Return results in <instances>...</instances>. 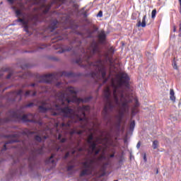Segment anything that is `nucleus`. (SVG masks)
<instances>
[{
	"label": "nucleus",
	"instance_id": "5fc2aeb1",
	"mask_svg": "<svg viewBox=\"0 0 181 181\" xmlns=\"http://www.w3.org/2000/svg\"><path fill=\"white\" fill-rule=\"evenodd\" d=\"M35 86H36V83H32V84L30 85L31 87H35Z\"/></svg>",
	"mask_w": 181,
	"mask_h": 181
},
{
	"label": "nucleus",
	"instance_id": "a19ab883",
	"mask_svg": "<svg viewBox=\"0 0 181 181\" xmlns=\"http://www.w3.org/2000/svg\"><path fill=\"white\" fill-rule=\"evenodd\" d=\"M98 16H99L100 18H103V11H100L98 13Z\"/></svg>",
	"mask_w": 181,
	"mask_h": 181
},
{
	"label": "nucleus",
	"instance_id": "0eeeda50",
	"mask_svg": "<svg viewBox=\"0 0 181 181\" xmlns=\"http://www.w3.org/2000/svg\"><path fill=\"white\" fill-rule=\"evenodd\" d=\"M107 142H108V137H105V138L98 137L95 141H92L91 143H88V144L90 145L89 148L90 149L92 150L91 153H93V152H94V151L97 149V143L100 144L102 145H105Z\"/></svg>",
	"mask_w": 181,
	"mask_h": 181
},
{
	"label": "nucleus",
	"instance_id": "2eb2a0df",
	"mask_svg": "<svg viewBox=\"0 0 181 181\" xmlns=\"http://www.w3.org/2000/svg\"><path fill=\"white\" fill-rule=\"evenodd\" d=\"M83 132V130H77L76 129H74L69 132V135L72 136L74 135V134H77V135H81Z\"/></svg>",
	"mask_w": 181,
	"mask_h": 181
},
{
	"label": "nucleus",
	"instance_id": "4be33fe9",
	"mask_svg": "<svg viewBox=\"0 0 181 181\" xmlns=\"http://www.w3.org/2000/svg\"><path fill=\"white\" fill-rule=\"evenodd\" d=\"M93 139H94V136L93 135V134H89L87 139V143L91 144L93 142Z\"/></svg>",
	"mask_w": 181,
	"mask_h": 181
},
{
	"label": "nucleus",
	"instance_id": "4468645a",
	"mask_svg": "<svg viewBox=\"0 0 181 181\" xmlns=\"http://www.w3.org/2000/svg\"><path fill=\"white\" fill-rule=\"evenodd\" d=\"M57 23H59V21L57 20H54L53 22L51 23L49 25V29H51V32H53L54 29L57 28Z\"/></svg>",
	"mask_w": 181,
	"mask_h": 181
},
{
	"label": "nucleus",
	"instance_id": "f704fd0d",
	"mask_svg": "<svg viewBox=\"0 0 181 181\" xmlns=\"http://www.w3.org/2000/svg\"><path fill=\"white\" fill-rule=\"evenodd\" d=\"M73 169H74V165H69L67 167V170L68 171L73 170Z\"/></svg>",
	"mask_w": 181,
	"mask_h": 181
},
{
	"label": "nucleus",
	"instance_id": "a18cd8bd",
	"mask_svg": "<svg viewBox=\"0 0 181 181\" xmlns=\"http://www.w3.org/2000/svg\"><path fill=\"white\" fill-rule=\"evenodd\" d=\"M144 162H147V159H146V153H144Z\"/></svg>",
	"mask_w": 181,
	"mask_h": 181
},
{
	"label": "nucleus",
	"instance_id": "c756f323",
	"mask_svg": "<svg viewBox=\"0 0 181 181\" xmlns=\"http://www.w3.org/2000/svg\"><path fill=\"white\" fill-rule=\"evenodd\" d=\"M173 67L175 70L178 69L177 64L176 63V61L175 60V58H174L173 62Z\"/></svg>",
	"mask_w": 181,
	"mask_h": 181
},
{
	"label": "nucleus",
	"instance_id": "6e6552de",
	"mask_svg": "<svg viewBox=\"0 0 181 181\" xmlns=\"http://www.w3.org/2000/svg\"><path fill=\"white\" fill-rule=\"evenodd\" d=\"M53 78H54V76L52 74L47 75L37 76V81L38 83H47L48 84H50V83L53 81Z\"/></svg>",
	"mask_w": 181,
	"mask_h": 181
},
{
	"label": "nucleus",
	"instance_id": "69168bd1",
	"mask_svg": "<svg viewBox=\"0 0 181 181\" xmlns=\"http://www.w3.org/2000/svg\"><path fill=\"white\" fill-rule=\"evenodd\" d=\"M14 101H16V99H14Z\"/></svg>",
	"mask_w": 181,
	"mask_h": 181
},
{
	"label": "nucleus",
	"instance_id": "39448f33",
	"mask_svg": "<svg viewBox=\"0 0 181 181\" xmlns=\"http://www.w3.org/2000/svg\"><path fill=\"white\" fill-rule=\"evenodd\" d=\"M95 165H97V158L95 157L86 158L85 161L82 163L84 169L81 171L79 177L93 175V171L94 170V168H95Z\"/></svg>",
	"mask_w": 181,
	"mask_h": 181
},
{
	"label": "nucleus",
	"instance_id": "37998d69",
	"mask_svg": "<svg viewBox=\"0 0 181 181\" xmlns=\"http://www.w3.org/2000/svg\"><path fill=\"white\" fill-rule=\"evenodd\" d=\"M137 149H139L141 148V141H139L136 144Z\"/></svg>",
	"mask_w": 181,
	"mask_h": 181
},
{
	"label": "nucleus",
	"instance_id": "7ed1b4c3",
	"mask_svg": "<svg viewBox=\"0 0 181 181\" xmlns=\"http://www.w3.org/2000/svg\"><path fill=\"white\" fill-rule=\"evenodd\" d=\"M82 54L79 57V59L75 60V63L76 64H79L81 67H84L85 69H90V67H93L95 71L92 72L90 74V76L92 78L95 80H99L100 76L103 80V83H105L106 81H108L107 78V71H105V67L103 64V59H98L96 62H91L93 56L94 54H100V47L98 44L95 42H93L90 44V46L86 50L83 48L81 49Z\"/></svg>",
	"mask_w": 181,
	"mask_h": 181
},
{
	"label": "nucleus",
	"instance_id": "f8f14e48",
	"mask_svg": "<svg viewBox=\"0 0 181 181\" xmlns=\"http://www.w3.org/2000/svg\"><path fill=\"white\" fill-rule=\"evenodd\" d=\"M140 26H141V28H146V15L144 16L143 18H142V23L141 22V21H139L137 23V27L140 28Z\"/></svg>",
	"mask_w": 181,
	"mask_h": 181
},
{
	"label": "nucleus",
	"instance_id": "7c9ffc66",
	"mask_svg": "<svg viewBox=\"0 0 181 181\" xmlns=\"http://www.w3.org/2000/svg\"><path fill=\"white\" fill-rule=\"evenodd\" d=\"M35 105V103H30L24 106V108H30L31 107H33Z\"/></svg>",
	"mask_w": 181,
	"mask_h": 181
},
{
	"label": "nucleus",
	"instance_id": "9d476101",
	"mask_svg": "<svg viewBox=\"0 0 181 181\" xmlns=\"http://www.w3.org/2000/svg\"><path fill=\"white\" fill-rule=\"evenodd\" d=\"M115 50L114 49L113 47H111L108 51L107 53L105 54V57L109 60V62H112V56H114Z\"/></svg>",
	"mask_w": 181,
	"mask_h": 181
},
{
	"label": "nucleus",
	"instance_id": "680f3d73",
	"mask_svg": "<svg viewBox=\"0 0 181 181\" xmlns=\"http://www.w3.org/2000/svg\"><path fill=\"white\" fill-rule=\"evenodd\" d=\"M156 173H157V174H158V173H159V171H158V170H157V171H156Z\"/></svg>",
	"mask_w": 181,
	"mask_h": 181
},
{
	"label": "nucleus",
	"instance_id": "09e8293b",
	"mask_svg": "<svg viewBox=\"0 0 181 181\" xmlns=\"http://www.w3.org/2000/svg\"><path fill=\"white\" fill-rule=\"evenodd\" d=\"M115 156V153H112L110 155V158H114Z\"/></svg>",
	"mask_w": 181,
	"mask_h": 181
},
{
	"label": "nucleus",
	"instance_id": "6ab92c4d",
	"mask_svg": "<svg viewBox=\"0 0 181 181\" xmlns=\"http://www.w3.org/2000/svg\"><path fill=\"white\" fill-rule=\"evenodd\" d=\"M34 138L37 141V142H40L42 139H47V136H42V138H41L40 136L36 135Z\"/></svg>",
	"mask_w": 181,
	"mask_h": 181
},
{
	"label": "nucleus",
	"instance_id": "ddd939ff",
	"mask_svg": "<svg viewBox=\"0 0 181 181\" xmlns=\"http://www.w3.org/2000/svg\"><path fill=\"white\" fill-rule=\"evenodd\" d=\"M15 142H18V141H16L13 139H12L10 141L6 142L5 144L4 145V148L1 151H6V149H8V148H7L8 145H12V144H13Z\"/></svg>",
	"mask_w": 181,
	"mask_h": 181
},
{
	"label": "nucleus",
	"instance_id": "aec40b11",
	"mask_svg": "<svg viewBox=\"0 0 181 181\" xmlns=\"http://www.w3.org/2000/svg\"><path fill=\"white\" fill-rule=\"evenodd\" d=\"M23 134L24 135H27L28 136H29V135H32L33 134H35L33 132L28 129H25L23 132Z\"/></svg>",
	"mask_w": 181,
	"mask_h": 181
},
{
	"label": "nucleus",
	"instance_id": "13d9d810",
	"mask_svg": "<svg viewBox=\"0 0 181 181\" xmlns=\"http://www.w3.org/2000/svg\"><path fill=\"white\" fill-rule=\"evenodd\" d=\"M84 16H87V13H84Z\"/></svg>",
	"mask_w": 181,
	"mask_h": 181
},
{
	"label": "nucleus",
	"instance_id": "864d4df0",
	"mask_svg": "<svg viewBox=\"0 0 181 181\" xmlns=\"http://www.w3.org/2000/svg\"><path fill=\"white\" fill-rule=\"evenodd\" d=\"M52 115H54V116L58 115V113L54 112L52 113Z\"/></svg>",
	"mask_w": 181,
	"mask_h": 181
},
{
	"label": "nucleus",
	"instance_id": "cd10ccee",
	"mask_svg": "<svg viewBox=\"0 0 181 181\" xmlns=\"http://www.w3.org/2000/svg\"><path fill=\"white\" fill-rule=\"evenodd\" d=\"M62 76H64L65 77H71L73 76V74L71 72H62Z\"/></svg>",
	"mask_w": 181,
	"mask_h": 181
},
{
	"label": "nucleus",
	"instance_id": "473e14b6",
	"mask_svg": "<svg viewBox=\"0 0 181 181\" xmlns=\"http://www.w3.org/2000/svg\"><path fill=\"white\" fill-rule=\"evenodd\" d=\"M71 50V47H68L67 49H62V52H59V53H64V52H70Z\"/></svg>",
	"mask_w": 181,
	"mask_h": 181
},
{
	"label": "nucleus",
	"instance_id": "338daca9",
	"mask_svg": "<svg viewBox=\"0 0 181 181\" xmlns=\"http://www.w3.org/2000/svg\"><path fill=\"white\" fill-rule=\"evenodd\" d=\"M102 176H104V174H102Z\"/></svg>",
	"mask_w": 181,
	"mask_h": 181
},
{
	"label": "nucleus",
	"instance_id": "dca6fc26",
	"mask_svg": "<svg viewBox=\"0 0 181 181\" xmlns=\"http://www.w3.org/2000/svg\"><path fill=\"white\" fill-rule=\"evenodd\" d=\"M14 94L17 95V97H19L18 101H21V100H22V95L23 94V90L22 89L16 90L14 91Z\"/></svg>",
	"mask_w": 181,
	"mask_h": 181
},
{
	"label": "nucleus",
	"instance_id": "052dcab7",
	"mask_svg": "<svg viewBox=\"0 0 181 181\" xmlns=\"http://www.w3.org/2000/svg\"><path fill=\"white\" fill-rule=\"evenodd\" d=\"M59 149H60V147H59V148H57V151H59Z\"/></svg>",
	"mask_w": 181,
	"mask_h": 181
},
{
	"label": "nucleus",
	"instance_id": "f3484780",
	"mask_svg": "<svg viewBox=\"0 0 181 181\" xmlns=\"http://www.w3.org/2000/svg\"><path fill=\"white\" fill-rule=\"evenodd\" d=\"M170 100L175 103L176 101V96H175V90L173 89L170 90Z\"/></svg>",
	"mask_w": 181,
	"mask_h": 181
},
{
	"label": "nucleus",
	"instance_id": "e2e57ef3",
	"mask_svg": "<svg viewBox=\"0 0 181 181\" xmlns=\"http://www.w3.org/2000/svg\"><path fill=\"white\" fill-rule=\"evenodd\" d=\"M35 4H39V1H37Z\"/></svg>",
	"mask_w": 181,
	"mask_h": 181
},
{
	"label": "nucleus",
	"instance_id": "4d7b16f0",
	"mask_svg": "<svg viewBox=\"0 0 181 181\" xmlns=\"http://www.w3.org/2000/svg\"><path fill=\"white\" fill-rule=\"evenodd\" d=\"M8 70H9V68H6L4 71H8Z\"/></svg>",
	"mask_w": 181,
	"mask_h": 181
},
{
	"label": "nucleus",
	"instance_id": "5701e85b",
	"mask_svg": "<svg viewBox=\"0 0 181 181\" xmlns=\"http://www.w3.org/2000/svg\"><path fill=\"white\" fill-rule=\"evenodd\" d=\"M53 158H54V154H52L51 156L47 160V163H54V160H53Z\"/></svg>",
	"mask_w": 181,
	"mask_h": 181
},
{
	"label": "nucleus",
	"instance_id": "603ef678",
	"mask_svg": "<svg viewBox=\"0 0 181 181\" xmlns=\"http://www.w3.org/2000/svg\"><path fill=\"white\" fill-rule=\"evenodd\" d=\"M180 2V13H181V0H178Z\"/></svg>",
	"mask_w": 181,
	"mask_h": 181
},
{
	"label": "nucleus",
	"instance_id": "2f4dec72",
	"mask_svg": "<svg viewBox=\"0 0 181 181\" xmlns=\"http://www.w3.org/2000/svg\"><path fill=\"white\" fill-rule=\"evenodd\" d=\"M62 128H64V127L69 128L70 127V122L68 123H62Z\"/></svg>",
	"mask_w": 181,
	"mask_h": 181
},
{
	"label": "nucleus",
	"instance_id": "774afa93",
	"mask_svg": "<svg viewBox=\"0 0 181 181\" xmlns=\"http://www.w3.org/2000/svg\"><path fill=\"white\" fill-rule=\"evenodd\" d=\"M1 76H2L1 74H0V77H1Z\"/></svg>",
	"mask_w": 181,
	"mask_h": 181
},
{
	"label": "nucleus",
	"instance_id": "c03bdc74",
	"mask_svg": "<svg viewBox=\"0 0 181 181\" xmlns=\"http://www.w3.org/2000/svg\"><path fill=\"white\" fill-rule=\"evenodd\" d=\"M78 152H83V151H84V148H83V147L78 148Z\"/></svg>",
	"mask_w": 181,
	"mask_h": 181
},
{
	"label": "nucleus",
	"instance_id": "c9c22d12",
	"mask_svg": "<svg viewBox=\"0 0 181 181\" xmlns=\"http://www.w3.org/2000/svg\"><path fill=\"white\" fill-rule=\"evenodd\" d=\"M15 1L16 0H7V1L8 2V4H10V5H13V4L15 3Z\"/></svg>",
	"mask_w": 181,
	"mask_h": 181
},
{
	"label": "nucleus",
	"instance_id": "9b49d317",
	"mask_svg": "<svg viewBox=\"0 0 181 181\" xmlns=\"http://www.w3.org/2000/svg\"><path fill=\"white\" fill-rule=\"evenodd\" d=\"M33 155H43L45 153V145L43 144L38 148H34L32 151Z\"/></svg>",
	"mask_w": 181,
	"mask_h": 181
},
{
	"label": "nucleus",
	"instance_id": "1a4fd4ad",
	"mask_svg": "<svg viewBox=\"0 0 181 181\" xmlns=\"http://www.w3.org/2000/svg\"><path fill=\"white\" fill-rule=\"evenodd\" d=\"M98 39L99 40V43H105V40L107 39V34H105V31L103 30L98 32Z\"/></svg>",
	"mask_w": 181,
	"mask_h": 181
},
{
	"label": "nucleus",
	"instance_id": "8fccbe9b",
	"mask_svg": "<svg viewBox=\"0 0 181 181\" xmlns=\"http://www.w3.org/2000/svg\"><path fill=\"white\" fill-rule=\"evenodd\" d=\"M91 100V98H88L86 99L85 102L87 103L88 101H90Z\"/></svg>",
	"mask_w": 181,
	"mask_h": 181
},
{
	"label": "nucleus",
	"instance_id": "c85d7f7f",
	"mask_svg": "<svg viewBox=\"0 0 181 181\" xmlns=\"http://www.w3.org/2000/svg\"><path fill=\"white\" fill-rule=\"evenodd\" d=\"M151 18L153 19H155V18H156V9L154 8L152 12H151Z\"/></svg>",
	"mask_w": 181,
	"mask_h": 181
},
{
	"label": "nucleus",
	"instance_id": "0e129e2a",
	"mask_svg": "<svg viewBox=\"0 0 181 181\" xmlns=\"http://www.w3.org/2000/svg\"><path fill=\"white\" fill-rule=\"evenodd\" d=\"M114 181H118V180H114Z\"/></svg>",
	"mask_w": 181,
	"mask_h": 181
},
{
	"label": "nucleus",
	"instance_id": "4c0bfd02",
	"mask_svg": "<svg viewBox=\"0 0 181 181\" xmlns=\"http://www.w3.org/2000/svg\"><path fill=\"white\" fill-rule=\"evenodd\" d=\"M69 156H70V153L69 152L66 153L65 156H64V159H67Z\"/></svg>",
	"mask_w": 181,
	"mask_h": 181
},
{
	"label": "nucleus",
	"instance_id": "a878e982",
	"mask_svg": "<svg viewBox=\"0 0 181 181\" xmlns=\"http://www.w3.org/2000/svg\"><path fill=\"white\" fill-rule=\"evenodd\" d=\"M54 40H56V42H59V40H63V37L62 36H57L55 38H52V43H54Z\"/></svg>",
	"mask_w": 181,
	"mask_h": 181
},
{
	"label": "nucleus",
	"instance_id": "ea45409f",
	"mask_svg": "<svg viewBox=\"0 0 181 181\" xmlns=\"http://www.w3.org/2000/svg\"><path fill=\"white\" fill-rule=\"evenodd\" d=\"M134 107H136V108H138V107H139V102H138V100L136 99V103Z\"/></svg>",
	"mask_w": 181,
	"mask_h": 181
},
{
	"label": "nucleus",
	"instance_id": "e433bc0d",
	"mask_svg": "<svg viewBox=\"0 0 181 181\" xmlns=\"http://www.w3.org/2000/svg\"><path fill=\"white\" fill-rule=\"evenodd\" d=\"M69 91L71 94H76V90H74V89H69Z\"/></svg>",
	"mask_w": 181,
	"mask_h": 181
},
{
	"label": "nucleus",
	"instance_id": "f257e3e1",
	"mask_svg": "<svg viewBox=\"0 0 181 181\" xmlns=\"http://www.w3.org/2000/svg\"><path fill=\"white\" fill-rule=\"evenodd\" d=\"M117 85L115 83H112V87L113 88V99H111V90L110 87H107L103 92V96L105 98V106L102 114L104 118H107L110 115V112L119 105L120 101H124L122 104V112H119V115L117 118L119 119V124H121L122 121V117H124V113L127 110H128V102L124 98V90L122 87L126 88H129V76L125 73H120L116 76Z\"/></svg>",
	"mask_w": 181,
	"mask_h": 181
},
{
	"label": "nucleus",
	"instance_id": "58836bf2",
	"mask_svg": "<svg viewBox=\"0 0 181 181\" xmlns=\"http://www.w3.org/2000/svg\"><path fill=\"white\" fill-rule=\"evenodd\" d=\"M100 149H95V151H93L95 155H98V153H100Z\"/></svg>",
	"mask_w": 181,
	"mask_h": 181
},
{
	"label": "nucleus",
	"instance_id": "a211bd4d",
	"mask_svg": "<svg viewBox=\"0 0 181 181\" xmlns=\"http://www.w3.org/2000/svg\"><path fill=\"white\" fill-rule=\"evenodd\" d=\"M31 93H32V90H27L24 94L25 97H29V95H31V97H35V95L37 94V92L36 90H34L33 93L30 94Z\"/></svg>",
	"mask_w": 181,
	"mask_h": 181
},
{
	"label": "nucleus",
	"instance_id": "b1692460",
	"mask_svg": "<svg viewBox=\"0 0 181 181\" xmlns=\"http://www.w3.org/2000/svg\"><path fill=\"white\" fill-rule=\"evenodd\" d=\"M137 112H138V107H134L132 109V117H134V115H136Z\"/></svg>",
	"mask_w": 181,
	"mask_h": 181
},
{
	"label": "nucleus",
	"instance_id": "f03ea898",
	"mask_svg": "<svg viewBox=\"0 0 181 181\" xmlns=\"http://www.w3.org/2000/svg\"><path fill=\"white\" fill-rule=\"evenodd\" d=\"M76 100H71L69 98H66L64 93H58L54 104V110L62 112L65 117L69 118H75V120L72 119V122H81V128H87L88 127V119L86 117V114L90 112V106L83 105L78 106L74 110L69 107L70 103H83L84 100L81 98H75Z\"/></svg>",
	"mask_w": 181,
	"mask_h": 181
},
{
	"label": "nucleus",
	"instance_id": "72a5a7b5",
	"mask_svg": "<svg viewBox=\"0 0 181 181\" xmlns=\"http://www.w3.org/2000/svg\"><path fill=\"white\" fill-rule=\"evenodd\" d=\"M13 76V72L11 71L6 76V78L9 79Z\"/></svg>",
	"mask_w": 181,
	"mask_h": 181
},
{
	"label": "nucleus",
	"instance_id": "79ce46f5",
	"mask_svg": "<svg viewBox=\"0 0 181 181\" xmlns=\"http://www.w3.org/2000/svg\"><path fill=\"white\" fill-rule=\"evenodd\" d=\"M14 135L3 136L4 138H13Z\"/></svg>",
	"mask_w": 181,
	"mask_h": 181
},
{
	"label": "nucleus",
	"instance_id": "3c124183",
	"mask_svg": "<svg viewBox=\"0 0 181 181\" xmlns=\"http://www.w3.org/2000/svg\"><path fill=\"white\" fill-rule=\"evenodd\" d=\"M74 153H76V150L73 149V150L71 151V154H72V155H74Z\"/></svg>",
	"mask_w": 181,
	"mask_h": 181
},
{
	"label": "nucleus",
	"instance_id": "49530a36",
	"mask_svg": "<svg viewBox=\"0 0 181 181\" xmlns=\"http://www.w3.org/2000/svg\"><path fill=\"white\" fill-rule=\"evenodd\" d=\"M105 157L104 156H100L99 158H98V160H101V159H105Z\"/></svg>",
	"mask_w": 181,
	"mask_h": 181
},
{
	"label": "nucleus",
	"instance_id": "20e7f679",
	"mask_svg": "<svg viewBox=\"0 0 181 181\" xmlns=\"http://www.w3.org/2000/svg\"><path fill=\"white\" fill-rule=\"evenodd\" d=\"M50 8H52V5L50 4H42L40 8H35V12L42 11V13L30 16L28 20L25 19V13H23L21 10H16V15L17 18H18L17 19V22L22 23V25H24L25 32L29 33V22H32L33 25H37V22H43V21H45L44 18L47 14V12L50 11Z\"/></svg>",
	"mask_w": 181,
	"mask_h": 181
},
{
	"label": "nucleus",
	"instance_id": "393cba45",
	"mask_svg": "<svg viewBox=\"0 0 181 181\" xmlns=\"http://www.w3.org/2000/svg\"><path fill=\"white\" fill-rule=\"evenodd\" d=\"M159 147V141L158 140H155L153 141V149H157V148Z\"/></svg>",
	"mask_w": 181,
	"mask_h": 181
},
{
	"label": "nucleus",
	"instance_id": "bb28decb",
	"mask_svg": "<svg viewBox=\"0 0 181 181\" xmlns=\"http://www.w3.org/2000/svg\"><path fill=\"white\" fill-rule=\"evenodd\" d=\"M58 140L60 141V142L62 144H64V142H66V141H67V139H66V138H62V135L59 134L58 135Z\"/></svg>",
	"mask_w": 181,
	"mask_h": 181
},
{
	"label": "nucleus",
	"instance_id": "bf43d9fd",
	"mask_svg": "<svg viewBox=\"0 0 181 181\" xmlns=\"http://www.w3.org/2000/svg\"><path fill=\"white\" fill-rule=\"evenodd\" d=\"M45 91H47V88H45Z\"/></svg>",
	"mask_w": 181,
	"mask_h": 181
},
{
	"label": "nucleus",
	"instance_id": "423d86ee",
	"mask_svg": "<svg viewBox=\"0 0 181 181\" xmlns=\"http://www.w3.org/2000/svg\"><path fill=\"white\" fill-rule=\"evenodd\" d=\"M54 104H56V100L52 102L50 100H44L41 102V105L38 106V110L40 112H47L50 110H54Z\"/></svg>",
	"mask_w": 181,
	"mask_h": 181
},
{
	"label": "nucleus",
	"instance_id": "de8ad7c7",
	"mask_svg": "<svg viewBox=\"0 0 181 181\" xmlns=\"http://www.w3.org/2000/svg\"><path fill=\"white\" fill-rule=\"evenodd\" d=\"M61 84H62V83L58 82V83H56V86H57V87H60V85H61Z\"/></svg>",
	"mask_w": 181,
	"mask_h": 181
},
{
	"label": "nucleus",
	"instance_id": "6e6d98bb",
	"mask_svg": "<svg viewBox=\"0 0 181 181\" xmlns=\"http://www.w3.org/2000/svg\"><path fill=\"white\" fill-rule=\"evenodd\" d=\"M60 47H62V45H59L58 47H56L55 49H60Z\"/></svg>",
	"mask_w": 181,
	"mask_h": 181
},
{
	"label": "nucleus",
	"instance_id": "412c9836",
	"mask_svg": "<svg viewBox=\"0 0 181 181\" xmlns=\"http://www.w3.org/2000/svg\"><path fill=\"white\" fill-rule=\"evenodd\" d=\"M135 128V120H132L129 124V129L130 131H134Z\"/></svg>",
	"mask_w": 181,
	"mask_h": 181
}]
</instances>
